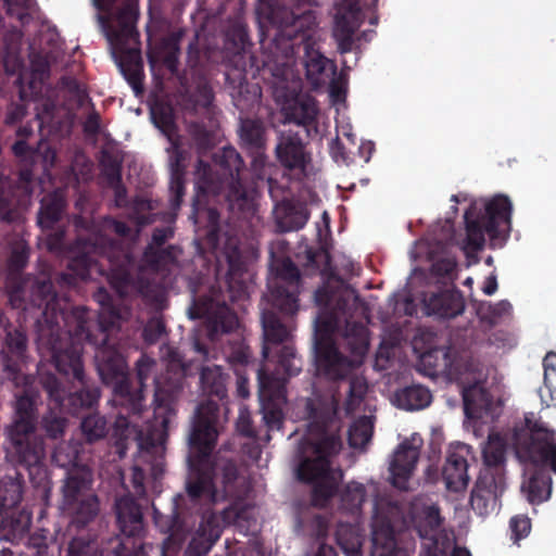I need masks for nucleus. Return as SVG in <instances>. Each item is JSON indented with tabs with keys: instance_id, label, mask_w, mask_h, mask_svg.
<instances>
[{
	"instance_id": "aec40b11",
	"label": "nucleus",
	"mask_w": 556,
	"mask_h": 556,
	"mask_svg": "<svg viewBox=\"0 0 556 556\" xmlns=\"http://www.w3.org/2000/svg\"><path fill=\"white\" fill-rule=\"evenodd\" d=\"M182 390V374L176 377H159L155 379L153 421L150 428L160 427L164 432L167 430L172 418L176 415L175 402Z\"/></svg>"
},
{
	"instance_id": "a211bd4d",
	"label": "nucleus",
	"mask_w": 556,
	"mask_h": 556,
	"mask_svg": "<svg viewBox=\"0 0 556 556\" xmlns=\"http://www.w3.org/2000/svg\"><path fill=\"white\" fill-rule=\"evenodd\" d=\"M117 527L127 541H122L114 549L115 556L134 554L138 548L146 549L142 543L137 544V539L143 531V514L136 498L126 494L115 501L114 505ZM147 553V551H144Z\"/></svg>"
},
{
	"instance_id": "f03ea898",
	"label": "nucleus",
	"mask_w": 556,
	"mask_h": 556,
	"mask_svg": "<svg viewBox=\"0 0 556 556\" xmlns=\"http://www.w3.org/2000/svg\"><path fill=\"white\" fill-rule=\"evenodd\" d=\"M30 303L42 309V316L37 320L36 344L39 351V339L42 329H50L51 341L60 352L78 350L83 362V342L96 346V367L105 386L113 389L114 401L123 406L131 416L143 412V396L140 390H134V382L128 375L124 356L109 344L108 327L100 321L98 333L90 330V318L85 306H71L65 299H60L50 279H36L31 283ZM86 376V374H84Z\"/></svg>"
},
{
	"instance_id": "0eeeda50",
	"label": "nucleus",
	"mask_w": 556,
	"mask_h": 556,
	"mask_svg": "<svg viewBox=\"0 0 556 556\" xmlns=\"http://www.w3.org/2000/svg\"><path fill=\"white\" fill-rule=\"evenodd\" d=\"M139 0H91L96 9L94 18L105 36L112 54L126 81L136 94L143 91V63L140 54Z\"/></svg>"
},
{
	"instance_id": "9d476101",
	"label": "nucleus",
	"mask_w": 556,
	"mask_h": 556,
	"mask_svg": "<svg viewBox=\"0 0 556 556\" xmlns=\"http://www.w3.org/2000/svg\"><path fill=\"white\" fill-rule=\"evenodd\" d=\"M74 224L77 229L86 230L88 233L77 238L78 254L70 261L68 268L85 280L90 277L92 268L97 266V256H102L108 258L109 276L113 265L121 262V254L127 253L109 233L128 238L131 235V228L125 222L112 216L103 217L99 224L91 218L76 216Z\"/></svg>"
},
{
	"instance_id": "13d9d810",
	"label": "nucleus",
	"mask_w": 556,
	"mask_h": 556,
	"mask_svg": "<svg viewBox=\"0 0 556 556\" xmlns=\"http://www.w3.org/2000/svg\"><path fill=\"white\" fill-rule=\"evenodd\" d=\"M164 334H166V325L162 316L149 318L142 329V338L149 345L155 344Z\"/></svg>"
},
{
	"instance_id": "cd10ccee",
	"label": "nucleus",
	"mask_w": 556,
	"mask_h": 556,
	"mask_svg": "<svg viewBox=\"0 0 556 556\" xmlns=\"http://www.w3.org/2000/svg\"><path fill=\"white\" fill-rule=\"evenodd\" d=\"M505 490V479L501 473L481 472L470 496V505L475 511L483 516L494 509L497 500Z\"/></svg>"
},
{
	"instance_id": "8fccbe9b",
	"label": "nucleus",
	"mask_w": 556,
	"mask_h": 556,
	"mask_svg": "<svg viewBox=\"0 0 556 556\" xmlns=\"http://www.w3.org/2000/svg\"><path fill=\"white\" fill-rule=\"evenodd\" d=\"M427 553L428 556H471L466 547L455 545L453 538L446 532L430 540Z\"/></svg>"
},
{
	"instance_id": "f704fd0d",
	"label": "nucleus",
	"mask_w": 556,
	"mask_h": 556,
	"mask_svg": "<svg viewBox=\"0 0 556 556\" xmlns=\"http://www.w3.org/2000/svg\"><path fill=\"white\" fill-rule=\"evenodd\" d=\"M67 202L64 192L56 189L46 194L40 201L38 225L43 230H52L62 219Z\"/></svg>"
},
{
	"instance_id": "c85d7f7f",
	"label": "nucleus",
	"mask_w": 556,
	"mask_h": 556,
	"mask_svg": "<svg viewBox=\"0 0 556 556\" xmlns=\"http://www.w3.org/2000/svg\"><path fill=\"white\" fill-rule=\"evenodd\" d=\"M275 154L281 166L291 170H304L311 161L301 136L292 130L279 132Z\"/></svg>"
},
{
	"instance_id": "c756f323",
	"label": "nucleus",
	"mask_w": 556,
	"mask_h": 556,
	"mask_svg": "<svg viewBox=\"0 0 556 556\" xmlns=\"http://www.w3.org/2000/svg\"><path fill=\"white\" fill-rule=\"evenodd\" d=\"M168 142L169 147L166 151L168 153V167L170 172V208L173 211H178L185 195L187 153L182 149L181 137H176V140H168Z\"/></svg>"
},
{
	"instance_id": "393cba45",
	"label": "nucleus",
	"mask_w": 556,
	"mask_h": 556,
	"mask_svg": "<svg viewBox=\"0 0 556 556\" xmlns=\"http://www.w3.org/2000/svg\"><path fill=\"white\" fill-rule=\"evenodd\" d=\"M231 513L230 508H224L223 520H227ZM222 532V518L213 511H205L198 530L188 544L187 555L203 556L207 554L220 538Z\"/></svg>"
},
{
	"instance_id": "a18cd8bd",
	"label": "nucleus",
	"mask_w": 556,
	"mask_h": 556,
	"mask_svg": "<svg viewBox=\"0 0 556 556\" xmlns=\"http://www.w3.org/2000/svg\"><path fill=\"white\" fill-rule=\"evenodd\" d=\"M185 36V29L178 28L169 33L161 41V53L162 62L164 66L172 73L175 74L178 71L179 55H180V42Z\"/></svg>"
},
{
	"instance_id": "49530a36",
	"label": "nucleus",
	"mask_w": 556,
	"mask_h": 556,
	"mask_svg": "<svg viewBox=\"0 0 556 556\" xmlns=\"http://www.w3.org/2000/svg\"><path fill=\"white\" fill-rule=\"evenodd\" d=\"M94 300L100 304L103 312L108 313L110 320L106 321L102 317L99 320H94L91 316V312L88 311V316L91 320L90 330H96L94 333H98L99 323L102 321L108 327V330L115 326V324L122 318L121 309L114 304V300L112 294L104 288L100 287L93 294Z\"/></svg>"
},
{
	"instance_id": "2f4dec72",
	"label": "nucleus",
	"mask_w": 556,
	"mask_h": 556,
	"mask_svg": "<svg viewBox=\"0 0 556 556\" xmlns=\"http://www.w3.org/2000/svg\"><path fill=\"white\" fill-rule=\"evenodd\" d=\"M419 458V448L408 441L402 442L394 452L390 464L392 484L405 490Z\"/></svg>"
},
{
	"instance_id": "bf43d9fd",
	"label": "nucleus",
	"mask_w": 556,
	"mask_h": 556,
	"mask_svg": "<svg viewBox=\"0 0 556 556\" xmlns=\"http://www.w3.org/2000/svg\"><path fill=\"white\" fill-rule=\"evenodd\" d=\"M368 391V384L364 378L353 377L350 380V387L346 399V406L352 410L359 406Z\"/></svg>"
},
{
	"instance_id": "f257e3e1",
	"label": "nucleus",
	"mask_w": 556,
	"mask_h": 556,
	"mask_svg": "<svg viewBox=\"0 0 556 556\" xmlns=\"http://www.w3.org/2000/svg\"><path fill=\"white\" fill-rule=\"evenodd\" d=\"M316 0H294L292 8H287L278 0H260L257 13L277 28L267 55L262 61L250 52L248 26L236 20L230 23L225 34V79L235 105L244 110L243 101L255 100L260 96L256 86L250 90L248 76L252 78L268 74L278 83H287L292 74L295 58L303 52V66L307 81L314 89L329 85L331 96L342 91L337 77V65L327 59L317 48L315 38L318 26Z\"/></svg>"
},
{
	"instance_id": "e2e57ef3",
	"label": "nucleus",
	"mask_w": 556,
	"mask_h": 556,
	"mask_svg": "<svg viewBox=\"0 0 556 556\" xmlns=\"http://www.w3.org/2000/svg\"><path fill=\"white\" fill-rule=\"evenodd\" d=\"M7 7V14L15 17L21 24H26L30 20V14L27 12L34 0H4Z\"/></svg>"
},
{
	"instance_id": "5fc2aeb1",
	"label": "nucleus",
	"mask_w": 556,
	"mask_h": 556,
	"mask_svg": "<svg viewBox=\"0 0 556 556\" xmlns=\"http://www.w3.org/2000/svg\"><path fill=\"white\" fill-rule=\"evenodd\" d=\"M100 166L106 181L118 182L122 179V159L109 150L101 151Z\"/></svg>"
},
{
	"instance_id": "20e7f679",
	"label": "nucleus",
	"mask_w": 556,
	"mask_h": 556,
	"mask_svg": "<svg viewBox=\"0 0 556 556\" xmlns=\"http://www.w3.org/2000/svg\"><path fill=\"white\" fill-rule=\"evenodd\" d=\"M50 329H42L39 339V353L51 358L56 371L65 379L66 387L51 372L39 375V383L47 392L49 410L41 419V427L51 439L63 435L67 419L64 414L78 415L91 408L100 397L99 387L83 372L78 350L60 352L51 341Z\"/></svg>"
},
{
	"instance_id": "9b49d317",
	"label": "nucleus",
	"mask_w": 556,
	"mask_h": 556,
	"mask_svg": "<svg viewBox=\"0 0 556 556\" xmlns=\"http://www.w3.org/2000/svg\"><path fill=\"white\" fill-rule=\"evenodd\" d=\"M177 248L169 244L156 248L148 244L138 263L131 253H122L109 275V283L121 298L140 295L149 299L155 290L154 276L177 261Z\"/></svg>"
},
{
	"instance_id": "de8ad7c7",
	"label": "nucleus",
	"mask_w": 556,
	"mask_h": 556,
	"mask_svg": "<svg viewBox=\"0 0 556 556\" xmlns=\"http://www.w3.org/2000/svg\"><path fill=\"white\" fill-rule=\"evenodd\" d=\"M336 539L346 556H363V536L356 527L350 523H340L336 531Z\"/></svg>"
},
{
	"instance_id": "473e14b6",
	"label": "nucleus",
	"mask_w": 556,
	"mask_h": 556,
	"mask_svg": "<svg viewBox=\"0 0 556 556\" xmlns=\"http://www.w3.org/2000/svg\"><path fill=\"white\" fill-rule=\"evenodd\" d=\"M520 418H522V416L516 417L514 419L511 426H509L505 432V438H502L497 433L489 435L488 443L482 452L484 469L481 472L501 473V476L505 479L504 464L506 455V443L513 446L508 440V433L511 430L515 421ZM513 451L515 452V450Z\"/></svg>"
},
{
	"instance_id": "09e8293b",
	"label": "nucleus",
	"mask_w": 556,
	"mask_h": 556,
	"mask_svg": "<svg viewBox=\"0 0 556 556\" xmlns=\"http://www.w3.org/2000/svg\"><path fill=\"white\" fill-rule=\"evenodd\" d=\"M349 350L354 356L363 357L369 349L368 329L362 323L346 321L344 333Z\"/></svg>"
},
{
	"instance_id": "ea45409f",
	"label": "nucleus",
	"mask_w": 556,
	"mask_h": 556,
	"mask_svg": "<svg viewBox=\"0 0 556 556\" xmlns=\"http://www.w3.org/2000/svg\"><path fill=\"white\" fill-rule=\"evenodd\" d=\"M150 114L154 126L161 130L167 140H176V137H180L172 104L165 101H156L152 104Z\"/></svg>"
},
{
	"instance_id": "c9c22d12",
	"label": "nucleus",
	"mask_w": 556,
	"mask_h": 556,
	"mask_svg": "<svg viewBox=\"0 0 556 556\" xmlns=\"http://www.w3.org/2000/svg\"><path fill=\"white\" fill-rule=\"evenodd\" d=\"M113 437L115 445L121 452L127 447L129 441H136L141 450H149L155 445L152 438H144L143 431L122 414L117 416L113 425Z\"/></svg>"
},
{
	"instance_id": "423d86ee",
	"label": "nucleus",
	"mask_w": 556,
	"mask_h": 556,
	"mask_svg": "<svg viewBox=\"0 0 556 556\" xmlns=\"http://www.w3.org/2000/svg\"><path fill=\"white\" fill-rule=\"evenodd\" d=\"M213 164L198 161L194 176L198 197H211L226 205L238 219H247L255 212V188L248 184L244 161L232 146L217 150Z\"/></svg>"
},
{
	"instance_id": "39448f33",
	"label": "nucleus",
	"mask_w": 556,
	"mask_h": 556,
	"mask_svg": "<svg viewBox=\"0 0 556 556\" xmlns=\"http://www.w3.org/2000/svg\"><path fill=\"white\" fill-rule=\"evenodd\" d=\"M305 410L311 432L318 435L314 444L316 456L306 457L299 464L296 477L301 482L312 485V505L323 508L337 494L343 479L342 470L332 469L329 459L342 447L338 433L339 420L334 408L316 406L312 399H306Z\"/></svg>"
},
{
	"instance_id": "f3484780",
	"label": "nucleus",
	"mask_w": 556,
	"mask_h": 556,
	"mask_svg": "<svg viewBox=\"0 0 556 556\" xmlns=\"http://www.w3.org/2000/svg\"><path fill=\"white\" fill-rule=\"evenodd\" d=\"M4 332L0 351V376L13 384L27 383L30 375L22 371L27 358L26 333L10 323L4 326Z\"/></svg>"
},
{
	"instance_id": "6ab92c4d",
	"label": "nucleus",
	"mask_w": 556,
	"mask_h": 556,
	"mask_svg": "<svg viewBox=\"0 0 556 556\" xmlns=\"http://www.w3.org/2000/svg\"><path fill=\"white\" fill-rule=\"evenodd\" d=\"M34 135L31 125H22L16 130L18 139L12 144V153L18 159L21 168L18 170V178L16 188L23 195L30 197L35 188V174L34 166L41 156L42 149L49 150L48 144L40 139L36 147L27 142V138Z\"/></svg>"
},
{
	"instance_id": "680f3d73",
	"label": "nucleus",
	"mask_w": 556,
	"mask_h": 556,
	"mask_svg": "<svg viewBox=\"0 0 556 556\" xmlns=\"http://www.w3.org/2000/svg\"><path fill=\"white\" fill-rule=\"evenodd\" d=\"M21 34L17 31H12L3 37L4 48L0 52V59L4 63L5 68L8 70L10 62H15L18 48H20Z\"/></svg>"
},
{
	"instance_id": "79ce46f5",
	"label": "nucleus",
	"mask_w": 556,
	"mask_h": 556,
	"mask_svg": "<svg viewBox=\"0 0 556 556\" xmlns=\"http://www.w3.org/2000/svg\"><path fill=\"white\" fill-rule=\"evenodd\" d=\"M530 504H540L546 501L552 492V478L543 470H535L521 485Z\"/></svg>"
},
{
	"instance_id": "338daca9",
	"label": "nucleus",
	"mask_w": 556,
	"mask_h": 556,
	"mask_svg": "<svg viewBox=\"0 0 556 556\" xmlns=\"http://www.w3.org/2000/svg\"><path fill=\"white\" fill-rule=\"evenodd\" d=\"M52 459L59 467L68 468L76 466L78 459V453L75 448L70 446H58L53 454Z\"/></svg>"
},
{
	"instance_id": "f8f14e48",
	"label": "nucleus",
	"mask_w": 556,
	"mask_h": 556,
	"mask_svg": "<svg viewBox=\"0 0 556 556\" xmlns=\"http://www.w3.org/2000/svg\"><path fill=\"white\" fill-rule=\"evenodd\" d=\"M508 440L520 463L545 467L556 475V430L539 413H523Z\"/></svg>"
},
{
	"instance_id": "603ef678",
	"label": "nucleus",
	"mask_w": 556,
	"mask_h": 556,
	"mask_svg": "<svg viewBox=\"0 0 556 556\" xmlns=\"http://www.w3.org/2000/svg\"><path fill=\"white\" fill-rule=\"evenodd\" d=\"M374 425L369 417L356 419L349 429L348 441L353 448H363L372 437Z\"/></svg>"
},
{
	"instance_id": "1a4fd4ad",
	"label": "nucleus",
	"mask_w": 556,
	"mask_h": 556,
	"mask_svg": "<svg viewBox=\"0 0 556 556\" xmlns=\"http://www.w3.org/2000/svg\"><path fill=\"white\" fill-rule=\"evenodd\" d=\"M226 258L228 263L226 292L213 286L208 294L194 296L188 309L191 319L206 320L212 340L220 333L232 332L238 326L237 314L229 307L227 300L236 302L248 295V265L240 249L228 248Z\"/></svg>"
},
{
	"instance_id": "6e6552de",
	"label": "nucleus",
	"mask_w": 556,
	"mask_h": 556,
	"mask_svg": "<svg viewBox=\"0 0 556 556\" xmlns=\"http://www.w3.org/2000/svg\"><path fill=\"white\" fill-rule=\"evenodd\" d=\"M218 421L217 401L210 399L197 407L189 435L191 472L186 483L187 495L193 504L211 506L218 502L211 464V454L218 437Z\"/></svg>"
},
{
	"instance_id": "412c9836",
	"label": "nucleus",
	"mask_w": 556,
	"mask_h": 556,
	"mask_svg": "<svg viewBox=\"0 0 556 556\" xmlns=\"http://www.w3.org/2000/svg\"><path fill=\"white\" fill-rule=\"evenodd\" d=\"M275 96L281 102V112L285 119L299 126L309 127L316 123L318 108L316 100L307 94H300L294 91L283 92L281 83L275 81Z\"/></svg>"
},
{
	"instance_id": "4be33fe9",
	"label": "nucleus",
	"mask_w": 556,
	"mask_h": 556,
	"mask_svg": "<svg viewBox=\"0 0 556 556\" xmlns=\"http://www.w3.org/2000/svg\"><path fill=\"white\" fill-rule=\"evenodd\" d=\"M238 135L241 146L252 157L251 166L255 175L261 177L267 161V139L264 124L260 119H241Z\"/></svg>"
},
{
	"instance_id": "7ed1b4c3",
	"label": "nucleus",
	"mask_w": 556,
	"mask_h": 556,
	"mask_svg": "<svg viewBox=\"0 0 556 556\" xmlns=\"http://www.w3.org/2000/svg\"><path fill=\"white\" fill-rule=\"evenodd\" d=\"M270 267L275 273V282L270 290L271 308L262 313V354L265 359L271 356L276 358L277 366L271 378L283 384L302 369V362L291 343V319L300 307L302 277L299 267L288 256L271 253Z\"/></svg>"
},
{
	"instance_id": "4d7b16f0",
	"label": "nucleus",
	"mask_w": 556,
	"mask_h": 556,
	"mask_svg": "<svg viewBox=\"0 0 556 556\" xmlns=\"http://www.w3.org/2000/svg\"><path fill=\"white\" fill-rule=\"evenodd\" d=\"M97 543L89 536H74L68 543L67 556H98Z\"/></svg>"
},
{
	"instance_id": "ddd939ff",
	"label": "nucleus",
	"mask_w": 556,
	"mask_h": 556,
	"mask_svg": "<svg viewBox=\"0 0 556 556\" xmlns=\"http://www.w3.org/2000/svg\"><path fill=\"white\" fill-rule=\"evenodd\" d=\"M511 202L508 197L498 194L483 205L472 202L466 210V245L472 251H480L485 243V235L497 240L508 236L510 230Z\"/></svg>"
},
{
	"instance_id": "e433bc0d",
	"label": "nucleus",
	"mask_w": 556,
	"mask_h": 556,
	"mask_svg": "<svg viewBox=\"0 0 556 556\" xmlns=\"http://www.w3.org/2000/svg\"><path fill=\"white\" fill-rule=\"evenodd\" d=\"M463 402L468 418H480L491 409L493 397L482 384L476 382L464 388Z\"/></svg>"
},
{
	"instance_id": "58836bf2",
	"label": "nucleus",
	"mask_w": 556,
	"mask_h": 556,
	"mask_svg": "<svg viewBox=\"0 0 556 556\" xmlns=\"http://www.w3.org/2000/svg\"><path fill=\"white\" fill-rule=\"evenodd\" d=\"M395 403L406 410H419L427 407L432 400L431 392L421 384H410L394 394Z\"/></svg>"
},
{
	"instance_id": "bb28decb",
	"label": "nucleus",
	"mask_w": 556,
	"mask_h": 556,
	"mask_svg": "<svg viewBox=\"0 0 556 556\" xmlns=\"http://www.w3.org/2000/svg\"><path fill=\"white\" fill-rule=\"evenodd\" d=\"M422 311L427 316L452 319L463 314L464 298L455 290L425 291L421 293Z\"/></svg>"
},
{
	"instance_id": "3c124183",
	"label": "nucleus",
	"mask_w": 556,
	"mask_h": 556,
	"mask_svg": "<svg viewBox=\"0 0 556 556\" xmlns=\"http://www.w3.org/2000/svg\"><path fill=\"white\" fill-rule=\"evenodd\" d=\"M81 433L88 443L99 441L109 432V421L98 413L84 417L80 424Z\"/></svg>"
},
{
	"instance_id": "69168bd1",
	"label": "nucleus",
	"mask_w": 556,
	"mask_h": 556,
	"mask_svg": "<svg viewBox=\"0 0 556 556\" xmlns=\"http://www.w3.org/2000/svg\"><path fill=\"white\" fill-rule=\"evenodd\" d=\"M263 420L269 430H278L283 424V412L274 403L263 405Z\"/></svg>"
},
{
	"instance_id": "a19ab883",
	"label": "nucleus",
	"mask_w": 556,
	"mask_h": 556,
	"mask_svg": "<svg viewBox=\"0 0 556 556\" xmlns=\"http://www.w3.org/2000/svg\"><path fill=\"white\" fill-rule=\"evenodd\" d=\"M443 519L440 515V508L437 505L425 506L421 511L414 517V528L421 539L431 540L440 533Z\"/></svg>"
},
{
	"instance_id": "052dcab7",
	"label": "nucleus",
	"mask_w": 556,
	"mask_h": 556,
	"mask_svg": "<svg viewBox=\"0 0 556 556\" xmlns=\"http://www.w3.org/2000/svg\"><path fill=\"white\" fill-rule=\"evenodd\" d=\"M189 135L197 146L198 151L203 152L212 148L213 135L205 125L201 123H191L189 125Z\"/></svg>"
},
{
	"instance_id": "6e6d98bb",
	"label": "nucleus",
	"mask_w": 556,
	"mask_h": 556,
	"mask_svg": "<svg viewBox=\"0 0 556 556\" xmlns=\"http://www.w3.org/2000/svg\"><path fill=\"white\" fill-rule=\"evenodd\" d=\"M307 220L308 214L305 211L290 207L278 219L277 225L281 231L287 232L303 228Z\"/></svg>"
},
{
	"instance_id": "4c0bfd02",
	"label": "nucleus",
	"mask_w": 556,
	"mask_h": 556,
	"mask_svg": "<svg viewBox=\"0 0 556 556\" xmlns=\"http://www.w3.org/2000/svg\"><path fill=\"white\" fill-rule=\"evenodd\" d=\"M396 554L397 544L393 526L389 521L375 523L369 556H396Z\"/></svg>"
},
{
	"instance_id": "864d4df0",
	"label": "nucleus",
	"mask_w": 556,
	"mask_h": 556,
	"mask_svg": "<svg viewBox=\"0 0 556 556\" xmlns=\"http://www.w3.org/2000/svg\"><path fill=\"white\" fill-rule=\"evenodd\" d=\"M365 500L366 489L364 484L358 482H351L346 484L341 494L343 507L351 513L359 510Z\"/></svg>"
},
{
	"instance_id": "a878e982",
	"label": "nucleus",
	"mask_w": 556,
	"mask_h": 556,
	"mask_svg": "<svg viewBox=\"0 0 556 556\" xmlns=\"http://www.w3.org/2000/svg\"><path fill=\"white\" fill-rule=\"evenodd\" d=\"M28 258L29 251L24 245L13 248L8 258L4 285L11 303L16 307L22 305L25 298L28 279L24 275V269Z\"/></svg>"
},
{
	"instance_id": "2eb2a0df",
	"label": "nucleus",
	"mask_w": 556,
	"mask_h": 556,
	"mask_svg": "<svg viewBox=\"0 0 556 556\" xmlns=\"http://www.w3.org/2000/svg\"><path fill=\"white\" fill-rule=\"evenodd\" d=\"M90 484L87 472H77L70 473L62 488L61 508L77 528L86 527L99 514V500L96 494L90 493Z\"/></svg>"
},
{
	"instance_id": "b1692460",
	"label": "nucleus",
	"mask_w": 556,
	"mask_h": 556,
	"mask_svg": "<svg viewBox=\"0 0 556 556\" xmlns=\"http://www.w3.org/2000/svg\"><path fill=\"white\" fill-rule=\"evenodd\" d=\"M315 359L318 374L330 380L344 378L349 370L348 358L340 353L333 340L326 334L316 339Z\"/></svg>"
},
{
	"instance_id": "774afa93",
	"label": "nucleus",
	"mask_w": 556,
	"mask_h": 556,
	"mask_svg": "<svg viewBox=\"0 0 556 556\" xmlns=\"http://www.w3.org/2000/svg\"><path fill=\"white\" fill-rule=\"evenodd\" d=\"M509 528L511 530V539L517 543L530 533L531 520L526 515L514 516L510 518Z\"/></svg>"
},
{
	"instance_id": "4468645a",
	"label": "nucleus",
	"mask_w": 556,
	"mask_h": 556,
	"mask_svg": "<svg viewBox=\"0 0 556 556\" xmlns=\"http://www.w3.org/2000/svg\"><path fill=\"white\" fill-rule=\"evenodd\" d=\"M3 450L10 463L28 470L41 466L46 458L45 439L37 427L5 426Z\"/></svg>"
},
{
	"instance_id": "0e129e2a",
	"label": "nucleus",
	"mask_w": 556,
	"mask_h": 556,
	"mask_svg": "<svg viewBox=\"0 0 556 556\" xmlns=\"http://www.w3.org/2000/svg\"><path fill=\"white\" fill-rule=\"evenodd\" d=\"M544 387L548 391L551 401H556V354H548L544 358Z\"/></svg>"
},
{
	"instance_id": "dca6fc26",
	"label": "nucleus",
	"mask_w": 556,
	"mask_h": 556,
	"mask_svg": "<svg viewBox=\"0 0 556 556\" xmlns=\"http://www.w3.org/2000/svg\"><path fill=\"white\" fill-rule=\"evenodd\" d=\"M364 22V13L357 1H343L337 9L334 16L333 38L341 54L355 52L361 54L358 42L369 41L375 35L374 30L363 31L355 36Z\"/></svg>"
},
{
	"instance_id": "c03bdc74",
	"label": "nucleus",
	"mask_w": 556,
	"mask_h": 556,
	"mask_svg": "<svg viewBox=\"0 0 556 556\" xmlns=\"http://www.w3.org/2000/svg\"><path fill=\"white\" fill-rule=\"evenodd\" d=\"M200 384L204 395L223 400L227 395L226 376L218 366L203 367L200 374Z\"/></svg>"
},
{
	"instance_id": "37998d69",
	"label": "nucleus",
	"mask_w": 556,
	"mask_h": 556,
	"mask_svg": "<svg viewBox=\"0 0 556 556\" xmlns=\"http://www.w3.org/2000/svg\"><path fill=\"white\" fill-rule=\"evenodd\" d=\"M317 306L325 311H331L333 315H344L349 301L343 296L342 290L333 288L329 283L319 287L314 293Z\"/></svg>"
},
{
	"instance_id": "7c9ffc66",
	"label": "nucleus",
	"mask_w": 556,
	"mask_h": 556,
	"mask_svg": "<svg viewBox=\"0 0 556 556\" xmlns=\"http://www.w3.org/2000/svg\"><path fill=\"white\" fill-rule=\"evenodd\" d=\"M35 378L30 376L27 383L14 384L22 388V392L15 395L14 416L8 426L26 425L27 427H37V399L38 392L34 388Z\"/></svg>"
},
{
	"instance_id": "72a5a7b5",
	"label": "nucleus",
	"mask_w": 556,
	"mask_h": 556,
	"mask_svg": "<svg viewBox=\"0 0 556 556\" xmlns=\"http://www.w3.org/2000/svg\"><path fill=\"white\" fill-rule=\"evenodd\" d=\"M420 370L427 376L451 375L454 369V354L450 346L433 348L420 355Z\"/></svg>"
},
{
	"instance_id": "5701e85b",
	"label": "nucleus",
	"mask_w": 556,
	"mask_h": 556,
	"mask_svg": "<svg viewBox=\"0 0 556 556\" xmlns=\"http://www.w3.org/2000/svg\"><path fill=\"white\" fill-rule=\"evenodd\" d=\"M471 447L465 443L451 444L445 464L442 468V479L451 492H462L469 483L468 460Z\"/></svg>"
}]
</instances>
